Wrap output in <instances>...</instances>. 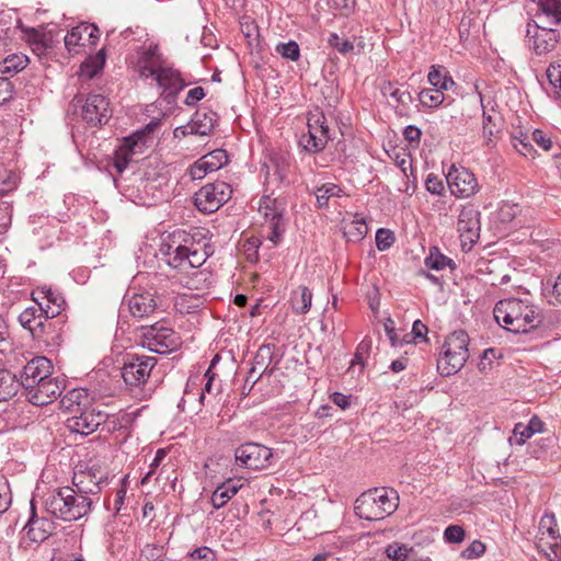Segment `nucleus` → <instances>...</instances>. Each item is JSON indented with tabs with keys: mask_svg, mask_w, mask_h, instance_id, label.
Returning a JSON list of instances; mask_svg holds the SVG:
<instances>
[{
	"mask_svg": "<svg viewBox=\"0 0 561 561\" xmlns=\"http://www.w3.org/2000/svg\"><path fill=\"white\" fill-rule=\"evenodd\" d=\"M106 480L104 473L95 472L75 476L73 483L78 488L64 486L49 492L44 501L45 510L54 517L64 522L78 520L91 511L92 502L88 493H96L100 484Z\"/></svg>",
	"mask_w": 561,
	"mask_h": 561,
	"instance_id": "nucleus-1",
	"label": "nucleus"
},
{
	"mask_svg": "<svg viewBox=\"0 0 561 561\" xmlns=\"http://www.w3.org/2000/svg\"><path fill=\"white\" fill-rule=\"evenodd\" d=\"M493 314L502 328L513 333H528L543 321L541 309L527 299L500 300L493 309Z\"/></svg>",
	"mask_w": 561,
	"mask_h": 561,
	"instance_id": "nucleus-2",
	"label": "nucleus"
},
{
	"mask_svg": "<svg viewBox=\"0 0 561 561\" xmlns=\"http://www.w3.org/2000/svg\"><path fill=\"white\" fill-rule=\"evenodd\" d=\"M399 504L393 489L375 488L362 493L355 501V514L366 520H381L391 515Z\"/></svg>",
	"mask_w": 561,
	"mask_h": 561,
	"instance_id": "nucleus-3",
	"label": "nucleus"
},
{
	"mask_svg": "<svg viewBox=\"0 0 561 561\" xmlns=\"http://www.w3.org/2000/svg\"><path fill=\"white\" fill-rule=\"evenodd\" d=\"M158 126L159 123L151 122L145 128L124 138V142L115 151L114 158V168L118 173H122L128 167L134 156L144 153L145 148L153 141L152 134Z\"/></svg>",
	"mask_w": 561,
	"mask_h": 561,
	"instance_id": "nucleus-4",
	"label": "nucleus"
},
{
	"mask_svg": "<svg viewBox=\"0 0 561 561\" xmlns=\"http://www.w3.org/2000/svg\"><path fill=\"white\" fill-rule=\"evenodd\" d=\"M285 203L278 197L263 195L257 202V210L263 215L267 225V239L276 244L284 232Z\"/></svg>",
	"mask_w": 561,
	"mask_h": 561,
	"instance_id": "nucleus-5",
	"label": "nucleus"
},
{
	"mask_svg": "<svg viewBox=\"0 0 561 561\" xmlns=\"http://www.w3.org/2000/svg\"><path fill=\"white\" fill-rule=\"evenodd\" d=\"M180 344L179 334L171 328L159 325V323L146 328L142 334V345L153 353H170Z\"/></svg>",
	"mask_w": 561,
	"mask_h": 561,
	"instance_id": "nucleus-6",
	"label": "nucleus"
},
{
	"mask_svg": "<svg viewBox=\"0 0 561 561\" xmlns=\"http://www.w3.org/2000/svg\"><path fill=\"white\" fill-rule=\"evenodd\" d=\"M157 358L146 355L128 354L122 367V377L126 385L139 387L147 382Z\"/></svg>",
	"mask_w": 561,
	"mask_h": 561,
	"instance_id": "nucleus-7",
	"label": "nucleus"
},
{
	"mask_svg": "<svg viewBox=\"0 0 561 561\" xmlns=\"http://www.w3.org/2000/svg\"><path fill=\"white\" fill-rule=\"evenodd\" d=\"M232 190L226 182L204 185L195 193V205L202 213L211 214L231 197Z\"/></svg>",
	"mask_w": 561,
	"mask_h": 561,
	"instance_id": "nucleus-8",
	"label": "nucleus"
},
{
	"mask_svg": "<svg viewBox=\"0 0 561 561\" xmlns=\"http://www.w3.org/2000/svg\"><path fill=\"white\" fill-rule=\"evenodd\" d=\"M236 462L253 470L266 469L272 465L274 454L268 447L257 443H247L236 449Z\"/></svg>",
	"mask_w": 561,
	"mask_h": 561,
	"instance_id": "nucleus-9",
	"label": "nucleus"
},
{
	"mask_svg": "<svg viewBox=\"0 0 561 561\" xmlns=\"http://www.w3.org/2000/svg\"><path fill=\"white\" fill-rule=\"evenodd\" d=\"M51 319L41 306L25 308L19 316L20 324L27 330L33 339L44 340L51 333Z\"/></svg>",
	"mask_w": 561,
	"mask_h": 561,
	"instance_id": "nucleus-10",
	"label": "nucleus"
},
{
	"mask_svg": "<svg viewBox=\"0 0 561 561\" xmlns=\"http://www.w3.org/2000/svg\"><path fill=\"white\" fill-rule=\"evenodd\" d=\"M107 416L108 414L98 407H84L67 420V427L71 432L87 436L95 432L106 421Z\"/></svg>",
	"mask_w": 561,
	"mask_h": 561,
	"instance_id": "nucleus-11",
	"label": "nucleus"
},
{
	"mask_svg": "<svg viewBox=\"0 0 561 561\" xmlns=\"http://www.w3.org/2000/svg\"><path fill=\"white\" fill-rule=\"evenodd\" d=\"M446 181L453 195L459 198H468L478 192V181L468 169L451 165L446 174Z\"/></svg>",
	"mask_w": 561,
	"mask_h": 561,
	"instance_id": "nucleus-12",
	"label": "nucleus"
},
{
	"mask_svg": "<svg viewBox=\"0 0 561 561\" xmlns=\"http://www.w3.org/2000/svg\"><path fill=\"white\" fill-rule=\"evenodd\" d=\"M82 118L91 126L103 125L112 116L108 100L101 94H90L82 105Z\"/></svg>",
	"mask_w": 561,
	"mask_h": 561,
	"instance_id": "nucleus-13",
	"label": "nucleus"
},
{
	"mask_svg": "<svg viewBox=\"0 0 561 561\" xmlns=\"http://www.w3.org/2000/svg\"><path fill=\"white\" fill-rule=\"evenodd\" d=\"M167 61L162 58L158 45L140 47L134 68L140 78H152Z\"/></svg>",
	"mask_w": 561,
	"mask_h": 561,
	"instance_id": "nucleus-14",
	"label": "nucleus"
},
{
	"mask_svg": "<svg viewBox=\"0 0 561 561\" xmlns=\"http://www.w3.org/2000/svg\"><path fill=\"white\" fill-rule=\"evenodd\" d=\"M51 370L53 365L48 358L44 356H36L27 362L23 367L21 379L19 380L20 386H22L27 392L51 375Z\"/></svg>",
	"mask_w": 561,
	"mask_h": 561,
	"instance_id": "nucleus-15",
	"label": "nucleus"
},
{
	"mask_svg": "<svg viewBox=\"0 0 561 561\" xmlns=\"http://www.w3.org/2000/svg\"><path fill=\"white\" fill-rule=\"evenodd\" d=\"M457 228L465 244H474L480 237V211L473 205L463 206L458 216Z\"/></svg>",
	"mask_w": 561,
	"mask_h": 561,
	"instance_id": "nucleus-16",
	"label": "nucleus"
},
{
	"mask_svg": "<svg viewBox=\"0 0 561 561\" xmlns=\"http://www.w3.org/2000/svg\"><path fill=\"white\" fill-rule=\"evenodd\" d=\"M65 388L64 380L51 377L49 375L46 379L30 389L26 392L28 401L34 405H45L55 401Z\"/></svg>",
	"mask_w": 561,
	"mask_h": 561,
	"instance_id": "nucleus-17",
	"label": "nucleus"
},
{
	"mask_svg": "<svg viewBox=\"0 0 561 561\" xmlns=\"http://www.w3.org/2000/svg\"><path fill=\"white\" fill-rule=\"evenodd\" d=\"M266 175L265 185L268 187L276 184L288 186L291 183V163L288 156L275 154L270 159V163L265 164Z\"/></svg>",
	"mask_w": 561,
	"mask_h": 561,
	"instance_id": "nucleus-18",
	"label": "nucleus"
},
{
	"mask_svg": "<svg viewBox=\"0 0 561 561\" xmlns=\"http://www.w3.org/2000/svg\"><path fill=\"white\" fill-rule=\"evenodd\" d=\"M31 297L51 319L61 313L66 304L62 295L48 286L35 288L32 290Z\"/></svg>",
	"mask_w": 561,
	"mask_h": 561,
	"instance_id": "nucleus-19",
	"label": "nucleus"
},
{
	"mask_svg": "<svg viewBox=\"0 0 561 561\" xmlns=\"http://www.w3.org/2000/svg\"><path fill=\"white\" fill-rule=\"evenodd\" d=\"M527 36L533 43L531 47L537 55L551 51L559 42V33L552 27H545L538 24L527 25Z\"/></svg>",
	"mask_w": 561,
	"mask_h": 561,
	"instance_id": "nucleus-20",
	"label": "nucleus"
},
{
	"mask_svg": "<svg viewBox=\"0 0 561 561\" xmlns=\"http://www.w3.org/2000/svg\"><path fill=\"white\" fill-rule=\"evenodd\" d=\"M152 79L162 89V95L165 99L174 100L178 93L185 87L181 73L168 62L159 69Z\"/></svg>",
	"mask_w": 561,
	"mask_h": 561,
	"instance_id": "nucleus-21",
	"label": "nucleus"
},
{
	"mask_svg": "<svg viewBox=\"0 0 561 561\" xmlns=\"http://www.w3.org/2000/svg\"><path fill=\"white\" fill-rule=\"evenodd\" d=\"M160 253L165 257V262L172 268L181 272H187L188 245L165 243L161 244Z\"/></svg>",
	"mask_w": 561,
	"mask_h": 561,
	"instance_id": "nucleus-22",
	"label": "nucleus"
},
{
	"mask_svg": "<svg viewBox=\"0 0 561 561\" xmlns=\"http://www.w3.org/2000/svg\"><path fill=\"white\" fill-rule=\"evenodd\" d=\"M501 125L502 118L499 113L493 110L492 113L483 111L482 136L485 146L493 147L496 144L501 134Z\"/></svg>",
	"mask_w": 561,
	"mask_h": 561,
	"instance_id": "nucleus-23",
	"label": "nucleus"
},
{
	"mask_svg": "<svg viewBox=\"0 0 561 561\" xmlns=\"http://www.w3.org/2000/svg\"><path fill=\"white\" fill-rule=\"evenodd\" d=\"M127 306L135 318L149 316L157 308V304L150 293L135 294L127 300Z\"/></svg>",
	"mask_w": 561,
	"mask_h": 561,
	"instance_id": "nucleus-24",
	"label": "nucleus"
},
{
	"mask_svg": "<svg viewBox=\"0 0 561 561\" xmlns=\"http://www.w3.org/2000/svg\"><path fill=\"white\" fill-rule=\"evenodd\" d=\"M243 486L241 479H228L213 492L210 501L215 508H221Z\"/></svg>",
	"mask_w": 561,
	"mask_h": 561,
	"instance_id": "nucleus-25",
	"label": "nucleus"
},
{
	"mask_svg": "<svg viewBox=\"0 0 561 561\" xmlns=\"http://www.w3.org/2000/svg\"><path fill=\"white\" fill-rule=\"evenodd\" d=\"M91 30L92 32H99V28L90 23H80L72 27L65 36V46L68 51L76 54L79 46H85L88 44L85 33H90Z\"/></svg>",
	"mask_w": 561,
	"mask_h": 561,
	"instance_id": "nucleus-26",
	"label": "nucleus"
},
{
	"mask_svg": "<svg viewBox=\"0 0 561 561\" xmlns=\"http://www.w3.org/2000/svg\"><path fill=\"white\" fill-rule=\"evenodd\" d=\"M466 362L467 358L453 353L443 345L442 353L437 359V369L443 376H450L460 370Z\"/></svg>",
	"mask_w": 561,
	"mask_h": 561,
	"instance_id": "nucleus-27",
	"label": "nucleus"
},
{
	"mask_svg": "<svg viewBox=\"0 0 561 561\" xmlns=\"http://www.w3.org/2000/svg\"><path fill=\"white\" fill-rule=\"evenodd\" d=\"M539 534L540 540H543L545 537L551 540L548 542L550 547L559 546L561 537L557 527L556 517L552 513H546L541 517L539 522Z\"/></svg>",
	"mask_w": 561,
	"mask_h": 561,
	"instance_id": "nucleus-28",
	"label": "nucleus"
},
{
	"mask_svg": "<svg viewBox=\"0 0 561 561\" xmlns=\"http://www.w3.org/2000/svg\"><path fill=\"white\" fill-rule=\"evenodd\" d=\"M273 358V347L271 345H262L256 352L250 375H255L254 381H257L262 375L267 370Z\"/></svg>",
	"mask_w": 561,
	"mask_h": 561,
	"instance_id": "nucleus-29",
	"label": "nucleus"
},
{
	"mask_svg": "<svg viewBox=\"0 0 561 561\" xmlns=\"http://www.w3.org/2000/svg\"><path fill=\"white\" fill-rule=\"evenodd\" d=\"M25 528L27 529V536L32 541L42 542L51 534V522L35 518V515L33 514Z\"/></svg>",
	"mask_w": 561,
	"mask_h": 561,
	"instance_id": "nucleus-30",
	"label": "nucleus"
},
{
	"mask_svg": "<svg viewBox=\"0 0 561 561\" xmlns=\"http://www.w3.org/2000/svg\"><path fill=\"white\" fill-rule=\"evenodd\" d=\"M538 18H545L551 25L561 23V0H538Z\"/></svg>",
	"mask_w": 561,
	"mask_h": 561,
	"instance_id": "nucleus-31",
	"label": "nucleus"
},
{
	"mask_svg": "<svg viewBox=\"0 0 561 561\" xmlns=\"http://www.w3.org/2000/svg\"><path fill=\"white\" fill-rule=\"evenodd\" d=\"M312 301V294L306 286H299L291 293L290 304L296 314H306L309 312Z\"/></svg>",
	"mask_w": 561,
	"mask_h": 561,
	"instance_id": "nucleus-32",
	"label": "nucleus"
},
{
	"mask_svg": "<svg viewBox=\"0 0 561 561\" xmlns=\"http://www.w3.org/2000/svg\"><path fill=\"white\" fill-rule=\"evenodd\" d=\"M314 124L312 118L308 121V134L302 135L299 144L308 152H320L325 148V137H319L317 130H313Z\"/></svg>",
	"mask_w": 561,
	"mask_h": 561,
	"instance_id": "nucleus-33",
	"label": "nucleus"
},
{
	"mask_svg": "<svg viewBox=\"0 0 561 561\" xmlns=\"http://www.w3.org/2000/svg\"><path fill=\"white\" fill-rule=\"evenodd\" d=\"M468 342L469 337L465 331H455L446 339L443 345L446 348L450 350L453 353L458 354L468 359Z\"/></svg>",
	"mask_w": 561,
	"mask_h": 561,
	"instance_id": "nucleus-34",
	"label": "nucleus"
},
{
	"mask_svg": "<svg viewBox=\"0 0 561 561\" xmlns=\"http://www.w3.org/2000/svg\"><path fill=\"white\" fill-rule=\"evenodd\" d=\"M20 388L15 375L7 370H0V402L14 397Z\"/></svg>",
	"mask_w": 561,
	"mask_h": 561,
	"instance_id": "nucleus-35",
	"label": "nucleus"
},
{
	"mask_svg": "<svg viewBox=\"0 0 561 561\" xmlns=\"http://www.w3.org/2000/svg\"><path fill=\"white\" fill-rule=\"evenodd\" d=\"M210 245L205 243L188 245L187 271L202 266L211 254Z\"/></svg>",
	"mask_w": 561,
	"mask_h": 561,
	"instance_id": "nucleus-36",
	"label": "nucleus"
},
{
	"mask_svg": "<svg viewBox=\"0 0 561 561\" xmlns=\"http://www.w3.org/2000/svg\"><path fill=\"white\" fill-rule=\"evenodd\" d=\"M83 401H88V394L85 390L72 389L61 399V404L71 413L76 414L84 407H87L85 402Z\"/></svg>",
	"mask_w": 561,
	"mask_h": 561,
	"instance_id": "nucleus-37",
	"label": "nucleus"
},
{
	"mask_svg": "<svg viewBox=\"0 0 561 561\" xmlns=\"http://www.w3.org/2000/svg\"><path fill=\"white\" fill-rule=\"evenodd\" d=\"M427 79L434 88L440 90H448L454 84L451 77L443 66H432Z\"/></svg>",
	"mask_w": 561,
	"mask_h": 561,
	"instance_id": "nucleus-38",
	"label": "nucleus"
},
{
	"mask_svg": "<svg viewBox=\"0 0 561 561\" xmlns=\"http://www.w3.org/2000/svg\"><path fill=\"white\" fill-rule=\"evenodd\" d=\"M105 54L100 50L95 56L88 58L80 67L81 75L88 79L95 77L104 67Z\"/></svg>",
	"mask_w": 561,
	"mask_h": 561,
	"instance_id": "nucleus-39",
	"label": "nucleus"
},
{
	"mask_svg": "<svg viewBox=\"0 0 561 561\" xmlns=\"http://www.w3.org/2000/svg\"><path fill=\"white\" fill-rule=\"evenodd\" d=\"M28 62V58L23 54H12L7 56L1 64L3 73H16L23 70Z\"/></svg>",
	"mask_w": 561,
	"mask_h": 561,
	"instance_id": "nucleus-40",
	"label": "nucleus"
},
{
	"mask_svg": "<svg viewBox=\"0 0 561 561\" xmlns=\"http://www.w3.org/2000/svg\"><path fill=\"white\" fill-rule=\"evenodd\" d=\"M203 163L210 172H215L228 163L227 152L222 149L214 150L202 157Z\"/></svg>",
	"mask_w": 561,
	"mask_h": 561,
	"instance_id": "nucleus-41",
	"label": "nucleus"
},
{
	"mask_svg": "<svg viewBox=\"0 0 561 561\" xmlns=\"http://www.w3.org/2000/svg\"><path fill=\"white\" fill-rule=\"evenodd\" d=\"M425 265L430 270L442 271L446 266L453 265V260L442 254L437 248H431L430 253L425 259Z\"/></svg>",
	"mask_w": 561,
	"mask_h": 561,
	"instance_id": "nucleus-42",
	"label": "nucleus"
},
{
	"mask_svg": "<svg viewBox=\"0 0 561 561\" xmlns=\"http://www.w3.org/2000/svg\"><path fill=\"white\" fill-rule=\"evenodd\" d=\"M368 231L364 219H355L346 224L344 227V236L348 241L362 240Z\"/></svg>",
	"mask_w": 561,
	"mask_h": 561,
	"instance_id": "nucleus-43",
	"label": "nucleus"
},
{
	"mask_svg": "<svg viewBox=\"0 0 561 561\" xmlns=\"http://www.w3.org/2000/svg\"><path fill=\"white\" fill-rule=\"evenodd\" d=\"M341 193V187L332 183L324 184L321 187L317 188L316 199L319 207L328 206L329 199L331 197H339Z\"/></svg>",
	"mask_w": 561,
	"mask_h": 561,
	"instance_id": "nucleus-44",
	"label": "nucleus"
},
{
	"mask_svg": "<svg viewBox=\"0 0 561 561\" xmlns=\"http://www.w3.org/2000/svg\"><path fill=\"white\" fill-rule=\"evenodd\" d=\"M547 77L553 87L554 98L561 102V60L552 62L547 68Z\"/></svg>",
	"mask_w": 561,
	"mask_h": 561,
	"instance_id": "nucleus-45",
	"label": "nucleus"
},
{
	"mask_svg": "<svg viewBox=\"0 0 561 561\" xmlns=\"http://www.w3.org/2000/svg\"><path fill=\"white\" fill-rule=\"evenodd\" d=\"M444 90L440 89H423L420 94V102L427 107H437L444 102Z\"/></svg>",
	"mask_w": 561,
	"mask_h": 561,
	"instance_id": "nucleus-46",
	"label": "nucleus"
},
{
	"mask_svg": "<svg viewBox=\"0 0 561 561\" xmlns=\"http://www.w3.org/2000/svg\"><path fill=\"white\" fill-rule=\"evenodd\" d=\"M413 552V548L397 542L388 545L386 548V554L392 561H410V557Z\"/></svg>",
	"mask_w": 561,
	"mask_h": 561,
	"instance_id": "nucleus-47",
	"label": "nucleus"
},
{
	"mask_svg": "<svg viewBox=\"0 0 561 561\" xmlns=\"http://www.w3.org/2000/svg\"><path fill=\"white\" fill-rule=\"evenodd\" d=\"M275 51L283 58L297 61L300 57L299 45L295 41L277 44Z\"/></svg>",
	"mask_w": 561,
	"mask_h": 561,
	"instance_id": "nucleus-48",
	"label": "nucleus"
},
{
	"mask_svg": "<svg viewBox=\"0 0 561 561\" xmlns=\"http://www.w3.org/2000/svg\"><path fill=\"white\" fill-rule=\"evenodd\" d=\"M394 242L393 233L388 230L380 228L376 232V245L379 251L388 250Z\"/></svg>",
	"mask_w": 561,
	"mask_h": 561,
	"instance_id": "nucleus-49",
	"label": "nucleus"
},
{
	"mask_svg": "<svg viewBox=\"0 0 561 561\" xmlns=\"http://www.w3.org/2000/svg\"><path fill=\"white\" fill-rule=\"evenodd\" d=\"M163 547L156 545H146L139 556V561H159L161 560Z\"/></svg>",
	"mask_w": 561,
	"mask_h": 561,
	"instance_id": "nucleus-50",
	"label": "nucleus"
},
{
	"mask_svg": "<svg viewBox=\"0 0 561 561\" xmlns=\"http://www.w3.org/2000/svg\"><path fill=\"white\" fill-rule=\"evenodd\" d=\"M328 43L341 54H347L354 49L352 42L341 38L335 33L330 34Z\"/></svg>",
	"mask_w": 561,
	"mask_h": 561,
	"instance_id": "nucleus-51",
	"label": "nucleus"
},
{
	"mask_svg": "<svg viewBox=\"0 0 561 561\" xmlns=\"http://www.w3.org/2000/svg\"><path fill=\"white\" fill-rule=\"evenodd\" d=\"M11 505V490L5 478L0 477V513H4Z\"/></svg>",
	"mask_w": 561,
	"mask_h": 561,
	"instance_id": "nucleus-52",
	"label": "nucleus"
},
{
	"mask_svg": "<svg viewBox=\"0 0 561 561\" xmlns=\"http://www.w3.org/2000/svg\"><path fill=\"white\" fill-rule=\"evenodd\" d=\"M466 536L465 529L458 525H450L444 531V538L450 543H460Z\"/></svg>",
	"mask_w": 561,
	"mask_h": 561,
	"instance_id": "nucleus-53",
	"label": "nucleus"
},
{
	"mask_svg": "<svg viewBox=\"0 0 561 561\" xmlns=\"http://www.w3.org/2000/svg\"><path fill=\"white\" fill-rule=\"evenodd\" d=\"M513 435H514V437L510 438L511 443L514 439L517 445H524L525 442L528 438H530L534 434L530 433V430L528 428V426L526 424L517 423L514 426Z\"/></svg>",
	"mask_w": 561,
	"mask_h": 561,
	"instance_id": "nucleus-54",
	"label": "nucleus"
},
{
	"mask_svg": "<svg viewBox=\"0 0 561 561\" xmlns=\"http://www.w3.org/2000/svg\"><path fill=\"white\" fill-rule=\"evenodd\" d=\"M512 145L522 156L534 158L535 149L530 141L527 140V137L524 139L514 137Z\"/></svg>",
	"mask_w": 561,
	"mask_h": 561,
	"instance_id": "nucleus-55",
	"label": "nucleus"
},
{
	"mask_svg": "<svg viewBox=\"0 0 561 561\" xmlns=\"http://www.w3.org/2000/svg\"><path fill=\"white\" fill-rule=\"evenodd\" d=\"M312 123L314 124L313 130H317V134L319 137H325V145L329 142V140L332 139L331 129L329 125L325 122V118L322 116H317L316 118L312 117Z\"/></svg>",
	"mask_w": 561,
	"mask_h": 561,
	"instance_id": "nucleus-56",
	"label": "nucleus"
},
{
	"mask_svg": "<svg viewBox=\"0 0 561 561\" xmlns=\"http://www.w3.org/2000/svg\"><path fill=\"white\" fill-rule=\"evenodd\" d=\"M14 94V87L12 82L3 77H0V105L9 102Z\"/></svg>",
	"mask_w": 561,
	"mask_h": 561,
	"instance_id": "nucleus-57",
	"label": "nucleus"
},
{
	"mask_svg": "<svg viewBox=\"0 0 561 561\" xmlns=\"http://www.w3.org/2000/svg\"><path fill=\"white\" fill-rule=\"evenodd\" d=\"M370 350H371V340L364 339L358 344V346L356 348L355 357H354L352 364L354 365L355 363H357V364L364 365V359L366 356H368V354L370 353Z\"/></svg>",
	"mask_w": 561,
	"mask_h": 561,
	"instance_id": "nucleus-58",
	"label": "nucleus"
},
{
	"mask_svg": "<svg viewBox=\"0 0 561 561\" xmlns=\"http://www.w3.org/2000/svg\"><path fill=\"white\" fill-rule=\"evenodd\" d=\"M167 451L165 449H158L156 456L150 463V470L146 473V476L141 479V484H146L149 482L151 476L154 473L156 469L161 465L162 460L165 458Z\"/></svg>",
	"mask_w": 561,
	"mask_h": 561,
	"instance_id": "nucleus-59",
	"label": "nucleus"
},
{
	"mask_svg": "<svg viewBox=\"0 0 561 561\" xmlns=\"http://www.w3.org/2000/svg\"><path fill=\"white\" fill-rule=\"evenodd\" d=\"M426 190L435 195H440L444 191V184L443 181L435 174L431 173L427 175L426 182H425Z\"/></svg>",
	"mask_w": 561,
	"mask_h": 561,
	"instance_id": "nucleus-60",
	"label": "nucleus"
},
{
	"mask_svg": "<svg viewBox=\"0 0 561 561\" xmlns=\"http://www.w3.org/2000/svg\"><path fill=\"white\" fill-rule=\"evenodd\" d=\"M531 139L546 151H549L552 148L551 138L540 129L533 131Z\"/></svg>",
	"mask_w": 561,
	"mask_h": 561,
	"instance_id": "nucleus-61",
	"label": "nucleus"
},
{
	"mask_svg": "<svg viewBox=\"0 0 561 561\" xmlns=\"http://www.w3.org/2000/svg\"><path fill=\"white\" fill-rule=\"evenodd\" d=\"M484 545L479 540H474L473 542L470 543L469 547H467L462 551V556L467 559H473L482 556L484 553Z\"/></svg>",
	"mask_w": 561,
	"mask_h": 561,
	"instance_id": "nucleus-62",
	"label": "nucleus"
},
{
	"mask_svg": "<svg viewBox=\"0 0 561 561\" xmlns=\"http://www.w3.org/2000/svg\"><path fill=\"white\" fill-rule=\"evenodd\" d=\"M207 173H211L203 163L202 158L198 159L188 170L192 180H202Z\"/></svg>",
	"mask_w": 561,
	"mask_h": 561,
	"instance_id": "nucleus-63",
	"label": "nucleus"
},
{
	"mask_svg": "<svg viewBox=\"0 0 561 561\" xmlns=\"http://www.w3.org/2000/svg\"><path fill=\"white\" fill-rule=\"evenodd\" d=\"M214 558L215 554L213 550L208 547L197 548L191 553L192 561H213Z\"/></svg>",
	"mask_w": 561,
	"mask_h": 561,
	"instance_id": "nucleus-64",
	"label": "nucleus"
}]
</instances>
